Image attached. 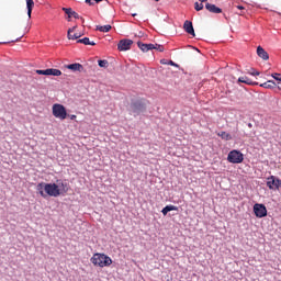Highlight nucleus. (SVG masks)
Masks as SVG:
<instances>
[{
  "mask_svg": "<svg viewBox=\"0 0 281 281\" xmlns=\"http://www.w3.org/2000/svg\"><path fill=\"white\" fill-rule=\"evenodd\" d=\"M67 36L69 41H78L81 36H85L83 32L78 31V25L68 29Z\"/></svg>",
  "mask_w": 281,
  "mask_h": 281,
  "instance_id": "8",
  "label": "nucleus"
},
{
  "mask_svg": "<svg viewBox=\"0 0 281 281\" xmlns=\"http://www.w3.org/2000/svg\"><path fill=\"white\" fill-rule=\"evenodd\" d=\"M68 117L74 121V120H76V117H78V116H76V114H71V115L68 114Z\"/></svg>",
  "mask_w": 281,
  "mask_h": 281,
  "instance_id": "33",
  "label": "nucleus"
},
{
  "mask_svg": "<svg viewBox=\"0 0 281 281\" xmlns=\"http://www.w3.org/2000/svg\"><path fill=\"white\" fill-rule=\"evenodd\" d=\"M238 10H245V7L243 5H237Z\"/></svg>",
  "mask_w": 281,
  "mask_h": 281,
  "instance_id": "36",
  "label": "nucleus"
},
{
  "mask_svg": "<svg viewBox=\"0 0 281 281\" xmlns=\"http://www.w3.org/2000/svg\"><path fill=\"white\" fill-rule=\"evenodd\" d=\"M86 3H88L89 5H93L92 0H86Z\"/></svg>",
  "mask_w": 281,
  "mask_h": 281,
  "instance_id": "34",
  "label": "nucleus"
},
{
  "mask_svg": "<svg viewBox=\"0 0 281 281\" xmlns=\"http://www.w3.org/2000/svg\"><path fill=\"white\" fill-rule=\"evenodd\" d=\"M272 78L276 80V87L281 91V74L274 72L272 74Z\"/></svg>",
  "mask_w": 281,
  "mask_h": 281,
  "instance_id": "19",
  "label": "nucleus"
},
{
  "mask_svg": "<svg viewBox=\"0 0 281 281\" xmlns=\"http://www.w3.org/2000/svg\"><path fill=\"white\" fill-rule=\"evenodd\" d=\"M247 85H251V81H249V79L247 80Z\"/></svg>",
  "mask_w": 281,
  "mask_h": 281,
  "instance_id": "40",
  "label": "nucleus"
},
{
  "mask_svg": "<svg viewBox=\"0 0 281 281\" xmlns=\"http://www.w3.org/2000/svg\"><path fill=\"white\" fill-rule=\"evenodd\" d=\"M34 9V0H26V10L29 19H32V10Z\"/></svg>",
  "mask_w": 281,
  "mask_h": 281,
  "instance_id": "17",
  "label": "nucleus"
},
{
  "mask_svg": "<svg viewBox=\"0 0 281 281\" xmlns=\"http://www.w3.org/2000/svg\"><path fill=\"white\" fill-rule=\"evenodd\" d=\"M194 10H196V12H201V10H203V3L195 2Z\"/></svg>",
  "mask_w": 281,
  "mask_h": 281,
  "instance_id": "26",
  "label": "nucleus"
},
{
  "mask_svg": "<svg viewBox=\"0 0 281 281\" xmlns=\"http://www.w3.org/2000/svg\"><path fill=\"white\" fill-rule=\"evenodd\" d=\"M168 65H171V67H177V69H179V64H176L172 60H169Z\"/></svg>",
  "mask_w": 281,
  "mask_h": 281,
  "instance_id": "29",
  "label": "nucleus"
},
{
  "mask_svg": "<svg viewBox=\"0 0 281 281\" xmlns=\"http://www.w3.org/2000/svg\"><path fill=\"white\" fill-rule=\"evenodd\" d=\"M61 10L68 15V19H71V16H74V19H80V14H78L71 8H63Z\"/></svg>",
  "mask_w": 281,
  "mask_h": 281,
  "instance_id": "15",
  "label": "nucleus"
},
{
  "mask_svg": "<svg viewBox=\"0 0 281 281\" xmlns=\"http://www.w3.org/2000/svg\"><path fill=\"white\" fill-rule=\"evenodd\" d=\"M97 30L98 32H111V25L110 24H106L103 26L97 25Z\"/></svg>",
  "mask_w": 281,
  "mask_h": 281,
  "instance_id": "25",
  "label": "nucleus"
},
{
  "mask_svg": "<svg viewBox=\"0 0 281 281\" xmlns=\"http://www.w3.org/2000/svg\"><path fill=\"white\" fill-rule=\"evenodd\" d=\"M183 30H184V32H187V34H190L191 36H196L194 33V26L192 25L191 21L184 22Z\"/></svg>",
  "mask_w": 281,
  "mask_h": 281,
  "instance_id": "11",
  "label": "nucleus"
},
{
  "mask_svg": "<svg viewBox=\"0 0 281 281\" xmlns=\"http://www.w3.org/2000/svg\"><path fill=\"white\" fill-rule=\"evenodd\" d=\"M126 69L134 70V71H136V69H139L140 71L142 70L146 71V66H144L143 64H139L137 66L127 65Z\"/></svg>",
  "mask_w": 281,
  "mask_h": 281,
  "instance_id": "23",
  "label": "nucleus"
},
{
  "mask_svg": "<svg viewBox=\"0 0 281 281\" xmlns=\"http://www.w3.org/2000/svg\"><path fill=\"white\" fill-rule=\"evenodd\" d=\"M257 55L259 58H262V60H269V53H267L262 46L257 47Z\"/></svg>",
  "mask_w": 281,
  "mask_h": 281,
  "instance_id": "16",
  "label": "nucleus"
},
{
  "mask_svg": "<svg viewBox=\"0 0 281 281\" xmlns=\"http://www.w3.org/2000/svg\"><path fill=\"white\" fill-rule=\"evenodd\" d=\"M155 1H159V0H155Z\"/></svg>",
  "mask_w": 281,
  "mask_h": 281,
  "instance_id": "41",
  "label": "nucleus"
},
{
  "mask_svg": "<svg viewBox=\"0 0 281 281\" xmlns=\"http://www.w3.org/2000/svg\"><path fill=\"white\" fill-rule=\"evenodd\" d=\"M77 43H81L82 45H91L92 47L95 46V42H91L89 37H83L81 40H78Z\"/></svg>",
  "mask_w": 281,
  "mask_h": 281,
  "instance_id": "22",
  "label": "nucleus"
},
{
  "mask_svg": "<svg viewBox=\"0 0 281 281\" xmlns=\"http://www.w3.org/2000/svg\"><path fill=\"white\" fill-rule=\"evenodd\" d=\"M245 161V155L241 154L238 149H233L227 155L228 164H243Z\"/></svg>",
  "mask_w": 281,
  "mask_h": 281,
  "instance_id": "5",
  "label": "nucleus"
},
{
  "mask_svg": "<svg viewBox=\"0 0 281 281\" xmlns=\"http://www.w3.org/2000/svg\"><path fill=\"white\" fill-rule=\"evenodd\" d=\"M79 19L82 23H85V18L80 16Z\"/></svg>",
  "mask_w": 281,
  "mask_h": 281,
  "instance_id": "37",
  "label": "nucleus"
},
{
  "mask_svg": "<svg viewBox=\"0 0 281 281\" xmlns=\"http://www.w3.org/2000/svg\"><path fill=\"white\" fill-rule=\"evenodd\" d=\"M95 1V3H100V1H102V0H94Z\"/></svg>",
  "mask_w": 281,
  "mask_h": 281,
  "instance_id": "39",
  "label": "nucleus"
},
{
  "mask_svg": "<svg viewBox=\"0 0 281 281\" xmlns=\"http://www.w3.org/2000/svg\"><path fill=\"white\" fill-rule=\"evenodd\" d=\"M90 262H92L94 267H100L101 269H104V267H111L113 265V259H111V257H109L104 252H95L90 258Z\"/></svg>",
  "mask_w": 281,
  "mask_h": 281,
  "instance_id": "3",
  "label": "nucleus"
},
{
  "mask_svg": "<svg viewBox=\"0 0 281 281\" xmlns=\"http://www.w3.org/2000/svg\"><path fill=\"white\" fill-rule=\"evenodd\" d=\"M98 65L101 69H109V60L106 59H99Z\"/></svg>",
  "mask_w": 281,
  "mask_h": 281,
  "instance_id": "24",
  "label": "nucleus"
},
{
  "mask_svg": "<svg viewBox=\"0 0 281 281\" xmlns=\"http://www.w3.org/2000/svg\"><path fill=\"white\" fill-rule=\"evenodd\" d=\"M217 136L222 137V139H225V142H231V139H232V134H229L227 132H218Z\"/></svg>",
  "mask_w": 281,
  "mask_h": 281,
  "instance_id": "21",
  "label": "nucleus"
},
{
  "mask_svg": "<svg viewBox=\"0 0 281 281\" xmlns=\"http://www.w3.org/2000/svg\"><path fill=\"white\" fill-rule=\"evenodd\" d=\"M52 113L57 120L65 121L67 120V117H69V113H67V108L60 103L53 104Z\"/></svg>",
  "mask_w": 281,
  "mask_h": 281,
  "instance_id": "4",
  "label": "nucleus"
},
{
  "mask_svg": "<svg viewBox=\"0 0 281 281\" xmlns=\"http://www.w3.org/2000/svg\"><path fill=\"white\" fill-rule=\"evenodd\" d=\"M149 109L150 101L140 95L131 98L126 105V111L132 117H142V115H146Z\"/></svg>",
  "mask_w": 281,
  "mask_h": 281,
  "instance_id": "2",
  "label": "nucleus"
},
{
  "mask_svg": "<svg viewBox=\"0 0 281 281\" xmlns=\"http://www.w3.org/2000/svg\"><path fill=\"white\" fill-rule=\"evenodd\" d=\"M61 69H70L71 71H82L85 67H82V64H70V65H64Z\"/></svg>",
  "mask_w": 281,
  "mask_h": 281,
  "instance_id": "12",
  "label": "nucleus"
},
{
  "mask_svg": "<svg viewBox=\"0 0 281 281\" xmlns=\"http://www.w3.org/2000/svg\"><path fill=\"white\" fill-rule=\"evenodd\" d=\"M156 48L153 49H157L158 52H164V46L159 45V44H154Z\"/></svg>",
  "mask_w": 281,
  "mask_h": 281,
  "instance_id": "27",
  "label": "nucleus"
},
{
  "mask_svg": "<svg viewBox=\"0 0 281 281\" xmlns=\"http://www.w3.org/2000/svg\"><path fill=\"white\" fill-rule=\"evenodd\" d=\"M201 1V3H205V1H207V0H200Z\"/></svg>",
  "mask_w": 281,
  "mask_h": 281,
  "instance_id": "38",
  "label": "nucleus"
},
{
  "mask_svg": "<svg viewBox=\"0 0 281 281\" xmlns=\"http://www.w3.org/2000/svg\"><path fill=\"white\" fill-rule=\"evenodd\" d=\"M169 61H170V60H168V59H161V60H160V65H168Z\"/></svg>",
  "mask_w": 281,
  "mask_h": 281,
  "instance_id": "32",
  "label": "nucleus"
},
{
  "mask_svg": "<svg viewBox=\"0 0 281 281\" xmlns=\"http://www.w3.org/2000/svg\"><path fill=\"white\" fill-rule=\"evenodd\" d=\"M247 126H248V128H254V124H251V123H248Z\"/></svg>",
  "mask_w": 281,
  "mask_h": 281,
  "instance_id": "35",
  "label": "nucleus"
},
{
  "mask_svg": "<svg viewBox=\"0 0 281 281\" xmlns=\"http://www.w3.org/2000/svg\"><path fill=\"white\" fill-rule=\"evenodd\" d=\"M260 87H263V89H276V81L268 80L260 85Z\"/></svg>",
  "mask_w": 281,
  "mask_h": 281,
  "instance_id": "20",
  "label": "nucleus"
},
{
  "mask_svg": "<svg viewBox=\"0 0 281 281\" xmlns=\"http://www.w3.org/2000/svg\"><path fill=\"white\" fill-rule=\"evenodd\" d=\"M137 46L139 47V49H142V52H150V49H157V47H155V44H144L142 42H137Z\"/></svg>",
  "mask_w": 281,
  "mask_h": 281,
  "instance_id": "14",
  "label": "nucleus"
},
{
  "mask_svg": "<svg viewBox=\"0 0 281 281\" xmlns=\"http://www.w3.org/2000/svg\"><path fill=\"white\" fill-rule=\"evenodd\" d=\"M35 71H60V70L56 69V68H48V69H45V70L36 69Z\"/></svg>",
  "mask_w": 281,
  "mask_h": 281,
  "instance_id": "28",
  "label": "nucleus"
},
{
  "mask_svg": "<svg viewBox=\"0 0 281 281\" xmlns=\"http://www.w3.org/2000/svg\"><path fill=\"white\" fill-rule=\"evenodd\" d=\"M238 82H244V85H247V79H245V77H239Z\"/></svg>",
  "mask_w": 281,
  "mask_h": 281,
  "instance_id": "30",
  "label": "nucleus"
},
{
  "mask_svg": "<svg viewBox=\"0 0 281 281\" xmlns=\"http://www.w3.org/2000/svg\"><path fill=\"white\" fill-rule=\"evenodd\" d=\"M252 212L256 218H265L268 214L267 206L262 203H255Z\"/></svg>",
  "mask_w": 281,
  "mask_h": 281,
  "instance_id": "6",
  "label": "nucleus"
},
{
  "mask_svg": "<svg viewBox=\"0 0 281 281\" xmlns=\"http://www.w3.org/2000/svg\"><path fill=\"white\" fill-rule=\"evenodd\" d=\"M69 189V182L63 179H57L55 182L42 181L35 186L36 194H40L42 199H58V196H67Z\"/></svg>",
  "mask_w": 281,
  "mask_h": 281,
  "instance_id": "1",
  "label": "nucleus"
},
{
  "mask_svg": "<svg viewBox=\"0 0 281 281\" xmlns=\"http://www.w3.org/2000/svg\"><path fill=\"white\" fill-rule=\"evenodd\" d=\"M38 76H63V71H37Z\"/></svg>",
  "mask_w": 281,
  "mask_h": 281,
  "instance_id": "18",
  "label": "nucleus"
},
{
  "mask_svg": "<svg viewBox=\"0 0 281 281\" xmlns=\"http://www.w3.org/2000/svg\"><path fill=\"white\" fill-rule=\"evenodd\" d=\"M205 9L209 12H212L213 14H221V12H223V9L216 7L215 4H212V3H206Z\"/></svg>",
  "mask_w": 281,
  "mask_h": 281,
  "instance_id": "13",
  "label": "nucleus"
},
{
  "mask_svg": "<svg viewBox=\"0 0 281 281\" xmlns=\"http://www.w3.org/2000/svg\"><path fill=\"white\" fill-rule=\"evenodd\" d=\"M133 45V40H121L117 45V49L120 52H127V49H131V46Z\"/></svg>",
  "mask_w": 281,
  "mask_h": 281,
  "instance_id": "9",
  "label": "nucleus"
},
{
  "mask_svg": "<svg viewBox=\"0 0 281 281\" xmlns=\"http://www.w3.org/2000/svg\"><path fill=\"white\" fill-rule=\"evenodd\" d=\"M266 186L269 188V190H280L281 179H279L277 176H270L267 178Z\"/></svg>",
  "mask_w": 281,
  "mask_h": 281,
  "instance_id": "7",
  "label": "nucleus"
},
{
  "mask_svg": "<svg viewBox=\"0 0 281 281\" xmlns=\"http://www.w3.org/2000/svg\"><path fill=\"white\" fill-rule=\"evenodd\" d=\"M248 74H250V76H260V74H262V72H260V71H252V72H248Z\"/></svg>",
  "mask_w": 281,
  "mask_h": 281,
  "instance_id": "31",
  "label": "nucleus"
},
{
  "mask_svg": "<svg viewBox=\"0 0 281 281\" xmlns=\"http://www.w3.org/2000/svg\"><path fill=\"white\" fill-rule=\"evenodd\" d=\"M170 212H179V206L168 204L165 207H162V210H161V214L164 216H168V213H170Z\"/></svg>",
  "mask_w": 281,
  "mask_h": 281,
  "instance_id": "10",
  "label": "nucleus"
}]
</instances>
